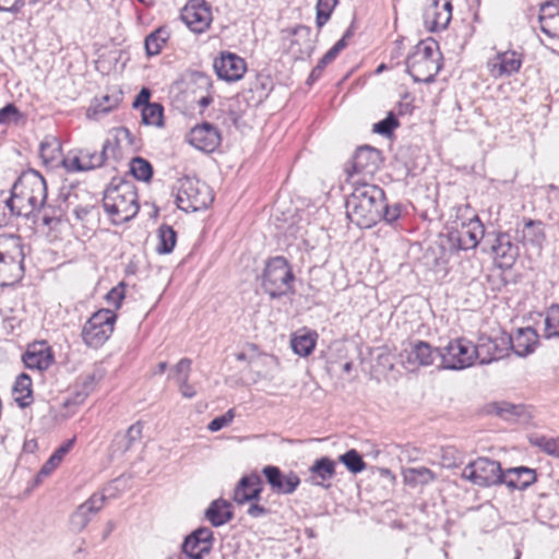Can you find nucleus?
Segmentation results:
<instances>
[{
  "label": "nucleus",
  "mask_w": 559,
  "mask_h": 559,
  "mask_svg": "<svg viewBox=\"0 0 559 559\" xmlns=\"http://www.w3.org/2000/svg\"><path fill=\"white\" fill-rule=\"evenodd\" d=\"M354 189L346 200L348 219L360 228H370L380 222L384 191L366 182L353 181Z\"/></svg>",
  "instance_id": "obj_1"
},
{
  "label": "nucleus",
  "mask_w": 559,
  "mask_h": 559,
  "mask_svg": "<svg viewBox=\"0 0 559 559\" xmlns=\"http://www.w3.org/2000/svg\"><path fill=\"white\" fill-rule=\"evenodd\" d=\"M103 206L115 225L131 221L139 212L138 193L134 185L121 180L111 183L104 193Z\"/></svg>",
  "instance_id": "obj_2"
},
{
  "label": "nucleus",
  "mask_w": 559,
  "mask_h": 559,
  "mask_svg": "<svg viewBox=\"0 0 559 559\" xmlns=\"http://www.w3.org/2000/svg\"><path fill=\"white\" fill-rule=\"evenodd\" d=\"M441 53L435 40H423L406 59V70L415 82L430 83L441 69Z\"/></svg>",
  "instance_id": "obj_3"
},
{
  "label": "nucleus",
  "mask_w": 559,
  "mask_h": 559,
  "mask_svg": "<svg viewBox=\"0 0 559 559\" xmlns=\"http://www.w3.org/2000/svg\"><path fill=\"white\" fill-rule=\"evenodd\" d=\"M24 246L19 235H0V277L2 284L14 283L24 274Z\"/></svg>",
  "instance_id": "obj_4"
},
{
  "label": "nucleus",
  "mask_w": 559,
  "mask_h": 559,
  "mask_svg": "<svg viewBox=\"0 0 559 559\" xmlns=\"http://www.w3.org/2000/svg\"><path fill=\"white\" fill-rule=\"evenodd\" d=\"M176 203L185 212L206 209L214 200L210 187L195 178H180L176 187Z\"/></svg>",
  "instance_id": "obj_5"
},
{
  "label": "nucleus",
  "mask_w": 559,
  "mask_h": 559,
  "mask_svg": "<svg viewBox=\"0 0 559 559\" xmlns=\"http://www.w3.org/2000/svg\"><path fill=\"white\" fill-rule=\"evenodd\" d=\"M295 275L283 257H274L266 263L262 286L272 299L280 298L293 292Z\"/></svg>",
  "instance_id": "obj_6"
},
{
  "label": "nucleus",
  "mask_w": 559,
  "mask_h": 559,
  "mask_svg": "<svg viewBox=\"0 0 559 559\" xmlns=\"http://www.w3.org/2000/svg\"><path fill=\"white\" fill-rule=\"evenodd\" d=\"M116 141L107 139L102 146V151L83 147L71 151L62 160V166L68 173L90 171L102 167L107 157L108 152L115 150Z\"/></svg>",
  "instance_id": "obj_7"
},
{
  "label": "nucleus",
  "mask_w": 559,
  "mask_h": 559,
  "mask_svg": "<svg viewBox=\"0 0 559 559\" xmlns=\"http://www.w3.org/2000/svg\"><path fill=\"white\" fill-rule=\"evenodd\" d=\"M438 356L441 358L443 369L463 370L475 362L477 352L475 344L466 338H455L445 346L438 348Z\"/></svg>",
  "instance_id": "obj_8"
},
{
  "label": "nucleus",
  "mask_w": 559,
  "mask_h": 559,
  "mask_svg": "<svg viewBox=\"0 0 559 559\" xmlns=\"http://www.w3.org/2000/svg\"><path fill=\"white\" fill-rule=\"evenodd\" d=\"M116 314L109 309H100L85 322L82 329V340L86 346L100 347L112 334Z\"/></svg>",
  "instance_id": "obj_9"
},
{
  "label": "nucleus",
  "mask_w": 559,
  "mask_h": 559,
  "mask_svg": "<svg viewBox=\"0 0 559 559\" xmlns=\"http://www.w3.org/2000/svg\"><path fill=\"white\" fill-rule=\"evenodd\" d=\"M503 471L498 461L478 457L468 463L462 472V477L479 487L501 485Z\"/></svg>",
  "instance_id": "obj_10"
},
{
  "label": "nucleus",
  "mask_w": 559,
  "mask_h": 559,
  "mask_svg": "<svg viewBox=\"0 0 559 559\" xmlns=\"http://www.w3.org/2000/svg\"><path fill=\"white\" fill-rule=\"evenodd\" d=\"M485 227L477 215L462 222L449 233V242L455 250H469L477 247L484 237Z\"/></svg>",
  "instance_id": "obj_11"
},
{
  "label": "nucleus",
  "mask_w": 559,
  "mask_h": 559,
  "mask_svg": "<svg viewBox=\"0 0 559 559\" xmlns=\"http://www.w3.org/2000/svg\"><path fill=\"white\" fill-rule=\"evenodd\" d=\"M452 0H427L423 19L426 29L439 32L445 29L452 19Z\"/></svg>",
  "instance_id": "obj_12"
},
{
  "label": "nucleus",
  "mask_w": 559,
  "mask_h": 559,
  "mask_svg": "<svg viewBox=\"0 0 559 559\" xmlns=\"http://www.w3.org/2000/svg\"><path fill=\"white\" fill-rule=\"evenodd\" d=\"M475 349L477 352V359L481 365L499 360L509 355V335L502 333L496 337L480 336L478 343L475 345Z\"/></svg>",
  "instance_id": "obj_13"
},
{
  "label": "nucleus",
  "mask_w": 559,
  "mask_h": 559,
  "mask_svg": "<svg viewBox=\"0 0 559 559\" xmlns=\"http://www.w3.org/2000/svg\"><path fill=\"white\" fill-rule=\"evenodd\" d=\"M523 63V56L515 50L497 51L487 61V69L493 79L509 78L518 73Z\"/></svg>",
  "instance_id": "obj_14"
},
{
  "label": "nucleus",
  "mask_w": 559,
  "mask_h": 559,
  "mask_svg": "<svg viewBox=\"0 0 559 559\" xmlns=\"http://www.w3.org/2000/svg\"><path fill=\"white\" fill-rule=\"evenodd\" d=\"M105 501V495H92L85 502L81 503L70 515L69 530L72 533H81L88 525L92 518L103 509Z\"/></svg>",
  "instance_id": "obj_15"
},
{
  "label": "nucleus",
  "mask_w": 559,
  "mask_h": 559,
  "mask_svg": "<svg viewBox=\"0 0 559 559\" xmlns=\"http://www.w3.org/2000/svg\"><path fill=\"white\" fill-rule=\"evenodd\" d=\"M381 152L371 146L358 147L352 160V170L347 169L348 179L357 181L355 175L372 176L381 164Z\"/></svg>",
  "instance_id": "obj_16"
},
{
  "label": "nucleus",
  "mask_w": 559,
  "mask_h": 559,
  "mask_svg": "<svg viewBox=\"0 0 559 559\" xmlns=\"http://www.w3.org/2000/svg\"><path fill=\"white\" fill-rule=\"evenodd\" d=\"M17 188H23L31 209L39 210L47 199V185L38 171L23 174L17 178Z\"/></svg>",
  "instance_id": "obj_17"
},
{
  "label": "nucleus",
  "mask_w": 559,
  "mask_h": 559,
  "mask_svg": "<svg viewBox=\"0 0 559 559\" xmlns=\"http://www.w3.org/2000/svg\"><path fill=\"white\" fill-rule=\"evenodd\" d=\"M213 532L209 527H199L188 535L182 544V554L190 558L203 559L213 547Z\"/></svg>",
  "instance_id": "obj_18"
},
{
  "label": "nucleus",
  "mask_w": 559,
  "mask_h": 559,
  "mask_svg": "<svg viewBox=\"0 0 559 559\" xmlns=\"http://www.w3.org/2000/svg\"><path fill=\"white\" fill-rule=\"evenodd\" d=\"M213 67L217 76L228 82L240 80L247 70L245 60L233 52H222L214 59Z\"/></svg>",
  "instance_id": "obj_19"
},
{
  "label": "nucleus",
  "mask_w": 559,
  "mask_h": 559,
  "mask_svg": "<svg viewBox=\"0 0 559 559\" xmlns=\"http://www.w3.org/2000/svg\"><path fill=\"white\" fill-rule=\"evenodd\" d=\"M262 473L272 490L277 495H290L300 484V478L296 473L283 474L277 466L267 465Z\"/></svg>",
  "instance_id": "obj_20"
},
{
  "label": "nucleus",
  "mask_w": 559,
  "mask_h": 559,
  "mask_svg": "<svg viewBox=\"0 0 559 559\" xmlns=\"http://www.w3.org/2000/svg\"><path fill=\"white\" fill-rule=\"evenodd\" d=\"M188 142L202 152H214L221 143L218 130L211 123L195 126L188 134Z\"/></svg>",
  "instance_id": "obj_21"
},
{
  "label": "nucleus",
  "mask_w": 559,
  "mask_h": 559,
  "mask_svg": "<svg viewBox=\"0 0 559 559\" xmlns=\"http://www.w3.org/2000/svg\"><path fill=\"white\" fill-rule=\"evenodd\" d=\"M290 35L292 38L288 46L289 53L298 60L309 58L314 50L310 27L298 25L292 29Z\"/></svg>",
  "instance_id": "obj_22"
},
{
  "label": "nucleus",
  "mask_w": 559,
  "mask_h": 559,
  "mask_svg": "<svg viewBox=\"0 0 559 559\" xmlns=\"http://www.w3.org/2000/svg\"><path fill=\"white\" fill-rule=\"evenodd\" d=\"M181 20L194 33H202L209 28L212 21V13L205 3H191L183 8Z\"/></svg>",
  "instance_id": "obj_23"
},
{
  "label": "nucleus",
  "mask_w": 559,
  "mask_h": 559,
  "mask_svg": "<svg viewBox=\"0 0 559 559\" xmlns=\"http://www.w3.org/2000/svg\"><path fill=\"white\" fill-rule=\"evenodd\" d=\"M263 490L262 479L257 474L243 476L234 490V501L243 504L249 501H258Z\"/></svg>",
  "instance_id": "obj_24"
},
{
  "label": "nucleus",
  "mask_w": 559,
  "mask_h": 559,
  "mask_svg": "<svg viewBox=\"0 0 559 559\" xmlns=\"http://www.w3.org/2000/svg\"><path fill=\"white\" fill-rule=\"evenodd\" d=\"M510 350L515 355L525 357L532 354L538 344V334L533 328L518 329L513 335H509Z\"/></svg>",
  "instance_id": "obj_25"
},
{
  "label": "nucleus",
  "mask_w": 559,
  "mask_h": 559,
  "mask_svg": "<svg viewBox=\"0 0 559 559\" xmlns=\"http://www.w3.org/2000/svg\"><path fill=\"white\" fill-rule=\"evenodd\" d=\"M536 472L525 466L511 467L503 471L501 484L510 489L525 490L536 481Z\"/></svg>",
  "instance_id": "obj_26"
},
{
  "label": "nucleus",
  "mask_w": 559,
  "mask_h": 559,
  "mask_svg": "<svg viewBox=\"0 0 559 559\" xmlns=\"http://www.w3.org/2000/svg\"><path fill=\"white\" fill-rule=\"evenodd\" d=\"M539 24L544 34L549 38L559 39V2H547L540 7Z\"/></svg>",
  "instance_id": "obj_27"
},
{
  "label": "nucleus",
  "mask_w": 559,
  "mask_h": 559,
  "mask_svg": "<svg viewBox=\"0 0 559 559\" xmlns=\"http://www.w3.org/2000/svg\"><path fill=\"white\" fill-rule=\"evenodd\" d=\"M491 250L497 259L501 260V264L511 266L519 255V247L511 240L510 235L500 233L491 246Z\"/></svg>",
  "instance_id": "obj_28"
},
{
  "label": "nucleus",
  "mask_w": 559,
  "mask_h": 559,
  "mask_svg": "<svg viewBox=\"0 0 559 559\" xmlns=\"http://www.w3.org/2000/svg\"><path fill=\"white\" fill-rule=\"evenodd\" d=\"M53 357L48 347L44 345L29 346L23 355V362L31 370H46L52 364Z\"/></svg>",
  "instance_id": "obj_29"
},
{
  "label": "nucleus",
  "mask_w": 559,
  "mask_h": 559,
  "mask_svg": "<svg viewBox=\"0 0 559 559\" xmlns=\"http://www.w3.org/2000/svg\"><path fill=\"white\" fill-rule=\"evenodd\" d=\"M335 462L328 456L317 460L310 467L311 483L316 486L330 488V481L335 476Z\"/></svg>",
  "instance_id": "obj_30"
},
{
  "label": "nucleus",
  "mask_w": 559,
  "mask_h": 559,
  "mask_svg": "<svg viewBox=\"0 0 559 559\" xmlns=\"http://www.w3.org/2000/svg\"><path fill=\"white\" fill-rule=\"evenodd\" d=\"M5 207L10 211L12 216L28 217L35 209H31L25 190L17 188V180L11 189V195L4 200Z\"/></svg>",
  "instance_id": "obj_31"
},
{
  "label": "nucleus",
  "mask_w": 559,
  "mask_h": 559,
  "mask_svg": "<svg viewBox=\"0 0 559 559\" xmlns=\"http://www.w3.org/2000/svg\"><path fill=\"white\" fill-rule=\"evenodd\" d=\"M487 412L511 423L519 421L526 415V409L523 404H512L507 401H499L489 404L487 406Z\"/></svg>",
  "instance_id": "obj_32"
},
{
  "label": "nucleus",
  "mask_w": 559,
  "mask_h": 559,
  "mask_svg": "<svg viewBox=\"0 0 559 559\" xmlns=\"http://www.w3.org/2000/svg\"><path fill=\"white\" fill-rule=\"evenodd\" d=\"M143 426L141 423L131 425L124 433L116 435L112 441V452L123 454L133 448L142 438Z\"/></svg>",
  "instance_id": "obj_33"
},
{
  "label": "nucleus",
  "mask_w": 559,
  "mask_h": 559,
  "mask_svg": "<svg viewBox=\"0 0 559 559\" xmlns=\"http://www.w3.org/2000/svg\"><path fill=\"white\" fill-rule=\"evenodd\" d=\"M205 516L215 527L224 525L233 518L230 503L223 499L214 500L206 509Z\"/></svg>",
  "instance_id": "obj_34"
},
{
  "label": "nucleus",
  "mask_w": 559,
  "mask_h": 559,
  "mask_svg": "<svg viewBox=\"0 0 559 559\" xmlns=\"http://www.w3.org/2000/svg\"><path fill=\"white\" fill-rule=\"evenodd\" d=\"M14 401L21 407H27L33 403L32 379L27 373L16 377L13 385Z\"/></svg>",
  "instance_id": "obj_35"
},
{
  "label": "nucleus",
  "mask_w": 559,
  "mask_h": 559,
  "mask_svg": "<svg viewBox=\"0 0 559 559\" xmlns=\"http://www.w3.org/2000/svg\"><path fill=\"white\" fill-rule=\"evenodd\" d=\"M438 356V349H433L427 342L418 341L408 353L409 362H417L420 366H429Z\"/></svg>",
  "instance_id": "obj_36"
},
{
  "label": "nucleus",
  "mask_w": 559,
  "mask_h": 559,
  "mask_svg": "<svg viewBox=\"0 0 559 559\" xmlns=\"http://www.w3.org/2000/svg\"><path fill=\"white\" fill-rule=\"evenodd\" d=\"M403 479L411 487L425 486L436 479V474L427 467H409L403 471Z\"/></svg>",
  "instance_id": "obj_37"
},
{
  "label": "nucleus",
  "mask_w": 559,
  "mask_h": 559,
  "mask_svg": "<svg viewBox=\"0 0 559 559\" xmlns=\"http://www.w3.org/2000/svg\"><path fill=\"white\" fill-rule=\"evenodd\" d=\"M316 343L317 333L314 332L296 333L290 341L293 350L302 357H307L313 352Z\"/></svg>",
  "instance_id": "obj_38"
},
{
  "label": "nucleus",
  "mask_w": 559,
  "mask_h": 559,
  "mask_svg": "<svg viewBox=\"0 0 559 559\" xmlns=\"http://www.w3.org/2000/svg\"><path fill=\"white\" fill-rule=\"evenodd\" d=\"M169 36L170 33L166 26H160L148 34L144 41L147 56L158 55L163 46L169 39Z\"/></svg>",
  "instance_id": "obj_39"
},
{
  "label": "nucleus",
  "mask_w": 559,
  "mask_h": 559,
  "mask_svg": "<svg viewBox=\"0 0 559 559\" xmlns=\"http://www.w3.org/2000/svg\"><path fill=\"white\" fill-rule=\"evenodd\" d=\"M75 438L67 440L63 444H61L48 459V461L43 465L39 471V476H48L64 459V456L70 452L72 447L74 445Z\"/></svg>",
  "instance_id": "obj_40"
},
{
  "label": "nucleus",
  "mask_w": 559,
  "mask_h": 559,
  "mask_svg": "<svg viewBox=\"0 0 559 559\" xmlns=\"http://www.w3.org/2000/svg\"><path fill=\"white\" fill-rule=\"evenodd\" d=\"M177 241V234L171 226L162 225L158 228V245L156 251L160 254L170 253Z\"/></svg>",
  "instance_id": "obj_41"
},
{
  "label": "nucleus",
  "mask_w": 559,
  "mask_h": 559,
  "mask_svg": "<svg viewBox=\"0 0 559 559\" xmlns=\"http://www.w3.org/2000/svg\"><path fill=\"white\" fill-rule=\"evenodd\" d=\"M142 122L160 128L164 126V108L159 103L146 104L141 111Z\"/></svg>",
  "instance_id": "obj_42"
},
{
  "label": "nucleus",
  "mask_w": 559,
  "mask_h": 559,
  "mask_svg": "<svg viewBox=\"0 0 559 559\" xmlns=\"http://www.w3.org/2000/svg\"><path fill=\"white\" fill-rule=\"evenodd\" d=\"M522 238L524 242L531 243L540 250L545 240V233L540 227V223L528 221L524 226Z\"/></svg>",
  "instance_id": "obj_43"
},
{
  "label": "nucleus",
  "mask_w": 559,
  "mask_h": 559,
  "mask_svg": "<svg viewBox=\"0 0 559 559\" xmlns=\"http://www.w3.org/2000/svg\"><path fill=\"white\" fill-rule=\"evenodd\" d=\"M60 153V143L55 136H46L39 145V155L44 163H52Z\"/></svg>",
  "instance_id": "obj_44"
},
{
  "label": "nucleus",
  "mask_w": 559,
  "mask_h": 559,
  "mask_svg": "<svg viewBox=\"0 0 559 559\" xmlns=\"http://www.w3.org/2000/svg\"><path fill=\"white\" fill-rule=\"evenodd\" d=\"M130 171L141 181H148L153 176L152 165L142 157H134L130 163Z\"/></svg>",
  "instance_id": "obj_45"
},
{
  "label": "nucleus",
  "mask_w": 559,
  "mask_h": 559,
  "mask_svg": "<svg viewBox=\"0 0 559 559\" xmlns=\"http://www.w3.org/2000/svg\"><path fill=\"white\" fill-rule=\"evenodd\" d=\"M340 461L354 474L360 473L366 468V463L361 455L354 449L342 454Z\"/></svg>",
  "instance_id": "obj_46"
},
{
  "label": "nucleus",
  "mask_w": 559,
  "mask_h": 559,
  "mask_svg": "<svg viewBox=\"0 0 559 559\" xmlns=\"http://www.w3.org/2000/svg\"><path fill=\"white\" fill-rule=\"evenodd\" d=\"M545 336H559V305L551 306L545 319Z\"/></svg>",
  "instance_id": "obj_47"
},
{
  "label": "nucleus",
  "mask_w": 559,
  "mask_h": 559,
  "mask_svg": "<svg viewBox=\"0 0 559 559\" xmlns=\"http://www.w3.org/2000/svg\"><path fill=\"white\" fill-rule=\"evenodd\" d=\"M338 0H318L316 23L321 28L330 19Z\"/></svg>",
  "instance_id": "obj_48"
},
{
  "label": "nucleus",
  "mask_w": 559,
  "mask_h": 559,
  "mask_svg": "<svg viewBox=\"0 0 559 559\" xmlns=\"http://www.w3.org/2000/svg\"><path fill=\"white\" fill-rule=\"evenodd\" d=\"M531 443L538 447L547 454L559 457V438H547L540 436L531 438Z\"/></svg>",
  "instance_id": "obj_49"
},
{
  "label": "nucleus",
  "mask_w": 559,
  "mask_h": 559,
  "mask_svg": "<svg viewBox=\"0 0 559 559\" xmlns=\"http://www.w3.org/2000/svg\"><path fill=\"white\" fill-rule=\"evenodd\" d=\"M103 372L100 370L93 371L91 373L84 374L80 378V385L82 386V393L84 396H87L91 392H93L97 385V383L102 380Z\"/></svg>",
  "instance_id": "obj_50"
},
{
  "label": "nucleus",
  "mask_w": 559,
  "mask_h": 559,
  "mask_svg": "<svg viewBox=\"0 0 559 559\" xmlns=\"http://www.w3.org/2000/svg\"><path fill=\"white\" fill-rule=\"evenodd\" d=\"M401 213L402 205L400 203L388 205L384 200L382 202V210L380 211V221H384L388 224H393L400 218Z\"/></svg>",
  "instance_id": "obj_51"
},
{
  "label": "nucleus",
  "mask_w": 559,
  "mask_h": 559,
  "mask_svg": "<svg viewBox=\"0 0 559 559\" xmlns=\"http://www.w3.org/2000/svg\"><path fill=\"white\" fill-rule=\"evenodd\" d=\"M119 99L117 97L104 96L102 100L97 102L91 107L94 116L106 115L111 111L117 105Z\"/></svg>",
  "instance_id": "obj_52"
},
{
  "label": "nucleus",
  "mask_w": 559,
  "mask_h": 559,
  "mask_svg": "<svg viewBox=\"0 0 559 559\" xmlns=\"http://www.w3.org/2000/svg\"><path fill=\"white\" fill-rule=\"evenodd\" d=\"M397 126V119L394 114L390 112L386 118L373 126V131L382 135H390Z\"/></svg>",
  "instance_id": "obj_53"
},
{
  "label": "nucleus",
  "mask_w": 559,
  "mask_h": 559,
  "mask_svg": "<svg viewBox=\"0 0 559 559\" xmlns=\"http://www.w3.org/2000/svg\"><path fill=\"white\" fill-rule=\"evenodd\" d=\"M234 417V411L229 409L222 416H217L214 419H212L207 425V429L212 432L219 431L221 429L227 427L233 421Z\"/></svg>",
  "instance_id": "obj_54"
},
{
  "label": "nucleus",
  "mask_w": 559,
  "mask_h": 559,
  "mask_svg": "<svg viewBox=\"0 0 559 559\" xmlns=\"http://www.w3.org/2000/svg\"><path fill=\"white\" fill-rule=\"evenodd\" d=\"M20 111L14 104H8L0 109V124L9 123L11 120H17Z\"/></svg>",
  "instance_id": "obj_55"
},
{
  "label": "nucleus",
  "mask_w": 559,
  "mask_h": 559,
  "mask_svg": "<svg viewBox=\"0 0 559 559\" xmlns=\"http://www.w3.org/2000/svg\"><path fill=\"white\" fill-rule=\"evenodd\" d=\"M191 364L192 362L189 358H182L178 361V364L174 368V372H175L174 377L176 378L177 382L181 381V379L183 377H186V379H189Z\"/></svg>",
  "instance_id": "obj_56"
},
{
  "label": "nucleus",
  "mask_w": 559,
  "mask_h": 559,
  "mask_svg": "<svg viewBox=\"0 0 559 559\" xmlns=\"http://www.w3.org/2000/svg\"><path fill=\"white\" fill-rule=\"evenodd\" d=\"M191 80L201 90L209 91L212 87L211 76L203 72H193L191 74Z\"/></svg>",
  "instance_id": "obj_57"
},
{
  "label": "nucleus",
  "mask_w": 559,
  "mask_h": 559,
  "mask_svg": "<svg viewBox=\"0 0 559 559\" xmlns=\"http://www.w3.org/2000/svg\"><path fill=\"white\" fill-rule=\"evenodd\" d=\"M123 298H124L123 285L111 288L106 295L107 301L110 305H114L116 308L120 307Z\"/></svg>",
  "instance_id": "obj_58"
},
{
  "label": "nucleus",
  "mask_w": 559,
  "mask_h": 559,
  "mask_svg": "<svg viewBox=\"0 0 559 559\" xmlns=\"http://www.w3.org/2000/svg\"><path fill=\"white\" fill-rule=\"evenodd\" d=\"M345 38H341L329 51L322 57V63L332 62L336 56L346 47Z\"/></svg>",
  "instance_id": "obj_59"
},
{
  "label": "nucleus",
  "mask_w": 559,
  "mask_h": 559,
  "mask_svg": "<svg viewBox=\"0 0 559 559\" xmlns=\"http://www.w3.org/2000/svg\"><path fill=\"white\" fill-rule=\"evenodd\" d=\"M345 38H341L329 51L322 57V63L332 62L336 56L346 47Z\"/></svg>",
  "instance_id": "obj_60"
},
{
  "label": "nucleus",
  "mask_w": 559,
  "mask_h": 559,
  "mask_svg": "<svg viewBox=\"0 0 559 559\" xmlns=\"http://www.w3.org/2000/svg\"><path fill=\"white\" fill-rule=\"evenodd\" d=\"M249 508L247 510L248 515L254 519L263 518L270 514V510L261 504L258 501H249Z\"/></svg>",
  "instance_id": "obj_61"
},
{
  "label": "nucleus",
  "mask_w": 559,
  "mask_h": 559,
  "mask_svg": "<svg viewBox=\"0 0 559 559\" xmlns=\"http://www.w3.org/2000/svg\"><path fill=\"white\" fill-rule=\"evenodd\" d=\"M24 5V0H0V12L17 13Z\"/></svg>",
  "instance_id": "obj_62"
},
{
  "label": "nucleus",
  "mask_w": 559,
  "mask_h": 559,
  "mask_svg": "<svg viewBox=\"0 0 559 559\" xmlns=\"http://www.w3.org/2000/svg\"><path fill=\"white\" fill-rule=\"evenodd\" d=\"M177 383L179 385V391L183 397L192 399L197 395V390L192 384L189 383V379H186V377H183L181 381H178Z\"/></svg>",
  "instance_id": "obj_63"
},
{
  "label": "nucleus",
  "mask_w": 559,
  "mask_h": 559,
  "mask_svg": "<svg viewBox=\"0 0 559 559\" xmlns=\"http://www.w3.org/2000/svg\"><path fill=\"white\" fill-rule=\"evenodd\" d=\"M150 97H151V91L150 88L147 87H143L139 94L136 95L134 102H133V107H140L142 106V108L144 106H146V104H151L150 103Z\"/></svg>",
  "instance_id": "obj_64"
}]
</instances>
